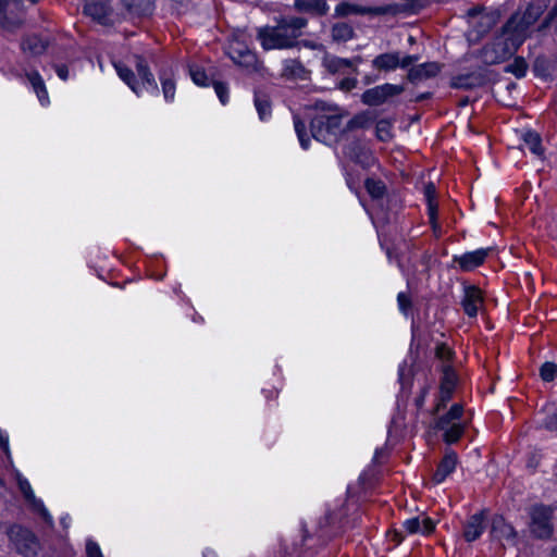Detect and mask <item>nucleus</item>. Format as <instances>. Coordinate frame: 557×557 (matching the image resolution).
<instances>
[{"mask_svg": "<svg viewBox=\"0 0 557 557\" xmlns=\"http://www.w3.org/2000/svg\"><path fill=\"white\" fill-rule=\"evenodd\" d=\"M307 25L308 20L302 16L282 17L274 26L259 27L257 39L264 50L292 49L297 46V40Z\"/></svg>", "mask_w": 557, "mask_h": 557, "instance_id": "obj_1", "label": "nucleus"}, {"mask_svg": "<svg viewBox=\"0 0 557 557\" xmlns=\"http://www.w3.org/2000/svg\"><path fill=\"white\" fill-rule=\"evenodd\" d=\"M523 38L513 32H504L481 50V58L485 64H498L509 59L521 46Z\"/></svg>", "mask_w": 557, "mask_h": 557, "instance_id": "obj_2", "label": "nucleus"}, {"mask_svg": "<svg viewBox=\"0 0 557 557\" xmlns=\"http://www.w3.org/2000/svg\"><path fill=\"white\" fill-rule=\"evenodd\" d=\"M342 113H319L310 122V132L314 139L329 146L337 144L345 135L342 127Z\"/></svg>", "mask_w": 557, "mask_h": 557, "instance_id": "obj_3", "label": "nucleus"}, {"mask_svg": "<svg viewBox=\"0 0 557 557\" xmlns=\"http://www.w3.org/2000/svg\"><path fill=\"white\" fill-rule=\"evenodd\" d=\"M8 536L20 555L24 557L37 556L40 544L35 533L20 524H14L9 528Z\"/></svg>", "mask_w": 557, "mask_h": 557, "instance_id": "obj_4", "label": "nucleus"}, {"mask_svg": "<svg viewBox=\"0 0 557 557\" xmlns=\"http://www.w3.org/2000/svg\"><path fill=\"white\" fill-rule=\"evenodd\" d=\"M530 532L541 540L549 539L553 534V509L545 505H534L529 510Z\"/></svg>", "mask_w": 557, "mask_h": 557, "instance_id": "obj_5", "label": "nucleus"}, {"mask_svg": "<svg viewBox=\"0 0 557 557\" xmlns=\"http://www.w3.org/2000/svg\"><path fill=\"white\" fill-rule=\"evenodd\" d=\"M403 85L383 84L373 88L367 89L362 96L361 101L370 107H377L386 102L389 98L404 92Z\"/></svg>", "mask_w": 557, "mask_h": 557, "instance_id": "obj_6", "label": "nucleus"}, {"mask_svg": "<svg viewBox=\"0 0 557 557\" xmlns=\"http://www.w3.org/2000/svg\"><path fill=\"white\" fill-rule=\"evenodd\" d=\"M541 14V7L528 5L522 16L513 14L504 25V32H513L524 39L527 29L536 22Z\"/></svg>", "mask_w": 557, "mask_h": 557, "instance_id": "obj_7", "label": "nucleus"}, {"mask_svg": "<svg viewBox=\"0 0 557 557\" xmlns=\"http://www.w3.org/2000/svg\"><path fill=\"white\" fill-rule=\"evenodd\" d=\"M396 9L394 5L367 7L349 2H341L335 8L337 16L354 15H386L394 14Z\"/></svg>", "mask_w": 557, "mask_h": 557, "instance_id": "obj_8", "label": "nucleus"}, {"mask_svg": "<svg viewBox=\"0 0 557 557\" xmlns=\"http://www.w3.org/2000/svg\"><path fill=\"white\" fill-rule=\"evenodd\" d=\"M228 57L234 63L244 67H253L257 63V55L244 42L235 39L227 48Z\"/></svg>", "mask_w": 557, "mask_h": 557, "instance_id": "obj_9", "label": "nucleus"}, {"mask_svg": "<svg viewBox=\"0 0 557 557\" xmlns=\"http://www.w3.org/2000/svg\"><path fill=\"white\" fill-rule=\"evenodd\" d=\"M22 7L21 0H0V27L8 32H15L23 25V17L18 13H12L8 16V8Z\"/></svg>", "mask_w": 557, "mask_h": 557, "instance_id": "obj_10", "label": "nucleus"}, {"mask_svg": "<svg viewBox=\"0 0 557 557\" xmlns=\"http://www.w3.org/2000/svg\"><path fill=\"white\" fill-rule=\"evenodd\" d=\"M110 0H85L84 13L101 25L110 23Z\"/></svg>", "mask_w": 557, "mask_h": 557, "instance_id": "obj_11", "label": "nucleus"}, {"mask_svg": "<svg viewBox=\"0 0 557 557\" xmlns=\"http://www.w3.org/2000/svg\"><path fill=\"white\" fill-rule=\"evenodd\" d=\"M486 84V75L482 71L460 74L450 81V87L455 89H474Z\"/></svg>", "mask_w": 557, "mask_h": 557, "instance_id": "obj_12", "label": "nucleus"}, {"mask_svg": "<svg viewBox=\"0 0 557 557\" xmlns=\"http://www.w3.org/2000/svg\"><path fill=\"white\" fill-rule=\"evenodd\" d=\"M491 535L497 541L505 540L511 545H515L517 542V532L515 528L507 523L502 516L493 517L491 524Z\"/></svg>", "mask_w": 557, "mask_h": 557, "instance_id": "obj_13", "label": "nucleus"}, {"mask_svg": "<svg viewBox=\"0 0 557 557\" xmlns=\"http://www.w3.org/2000/svg\"><path fill=\"white\" fill-rule=\"evenodd\" d=\"M491 250V248L478 249L461 256H455L454 262L457 263L462 271H472L483 264Z\"/></svg>", "mask_w": 557, "mask_h": 557, "instance_id": "obj_14", "label": "nucleus"}, {"mask_svg": "<svg viewBox=\"0 0 557 557\" xmlns=\"http://www.w3.org/2000/svg\"><path fill=\"white\" fill-rule=\"evenodd\" d=\"M344 153L355 163L362 165L363 168L369 166L372 162V156L370 151L362 145V143L355 138L344 148Z\"/></svg>", "mask_w": 557, "mask_h": 557, "instance_id": "obj_15", "label": "nucleus"}, {"mask_svg": "<svg viewBox=\"0 0 557 557\" xmlns=\"http://www.w3.org/2000/svg\"><path fill=\"white\" fill-rule=\"evenodd\" d=\"M294 10L311 17H321L329 12V4L325 0H295Z\"/></svg>", "mask_w": 557, "mask_h": 557, "instance_id": "obj_16", "label": "nucleus"}, {"mask_svg": "<svg viewBox=\"0 0 557 557\" xmlns=\"http://www.w3.org/2000/svg\"><path fill=\"white\" fill-rule=\"evenodd\" d=\"M442 69V64L437 62H426L412 66L407 74L409 82L416 84L432 77H435Z\"/></svg>", "mask_w": 557, "mask_h": 557, "instance_id": "obj_17", "label": "nucleus"}, {"mask_svg": "<svg viewBox=\"0 0 557 557\" xmlns=\"http://www.w3.org/2000/svg\"><path fill=\"white\" fill-rule=\"evenodd\" d=\"M483 304L481 290L476 286H466L465 295L461 300V306L465 312L474 318L478 314L479 308Z\"/></svg>", "mask_w": 557, "mask_h": 557, "instance_id": "obj_18", "label": "nucleus"}, {"mask_svg": "<svg viewBox=\"0 0 557 557\" xmlns=\"http://www.w3.org/2000/svg\"><path fill=\"white\" fill-rule=\"evenodd\" d=\"M123 9L133 17L150 16L154 10V0H120Z\"/></svg>", "mask_w": 557, "mask_h": 557, "instance_id": "obj_19", "label": "nucleus"}, {"mask_svg": "<svg viewBox=\"0 0 557 557\" xmlns=\"http://www.w3.org/2000/svg\"><path fill=\"white\" fill-rule=\"evenodd\" d=\"M483 511L474 513L469 518L463 528V536L467 542H473L481 536L485 529Z\"/></svg>", "mask_w": 557, "mask_h": 557, "instance_id": "obj_20", "label": "nucleus"}, {"mask_svg": "<svg viewBox=\"0 0 557 557\" xmlns=\"http://www.w3.org/2000/svg\"><path fill=\"white\" fill-rule=\"evenodd\" d=\"M457 460L458 458L455 451H447L433 474V481L437 484L442 483L455 470Z\"/></svg>", "mask_w": 557, "mask_h": 557, "instance_id": "obj_21", "label": "nucleus"}, {"mask_svg": "<svg viewBox=\"0 0 557 557\" xmlns=\"http://www.w3.org/2000/svg\"><path fill=\"white\" fill-rule=\"evenodd\" d=\"M136 70L138 76L141 79L143 90H151L152 92H158V85L154 79L153 74L150 72L149 66L146 60L143 57H136Z\"/></svg>", "mask_w": 557, "mask_h": 557, "instance_id": "obj_22", "label": "nucleus"}, {"mask_svg": "<svg viewBox=\"0 0 557 557\" xmlns=\"http://www.w3.org/2000/svg\"><path fill=\"white\" fill-rule=\"evenodd\" d=\"M400 64L399 52H386L376 55L372 60V66L381 72H391L396 70Z\"/></svg>", "mask_w": 557, "mask_h": 557, "instance_id": "obj_23", "label": "nucleus"}, {"mask_svg": "<svg viewBox=\"0 0 557 557\" xmlns=\"http://www.w3.org/2000/svg\"><path fill=\"white\" fill-rule=\"evenodd\" d=\"M49 46V40L38 35H29L23 38L21 48L30 55L42 54Z\"/></svg>", "mask_w": 557, "mask_h": 557, "instance_id": "obj_24", "label": "nucleus"}, {"mask_svg": "<svg viewBox=\"0 0 557 557\" xmlns=\"http://www.w3.org/2000/svg\"><path fill=\"white\" fill-rule=\"evenodd\" d=\"M405 530L410 533H421V534H430L433 532L435 524L434 522L428 518L423 517L422 520H420L419 517L410 518L404 522Z\"/></svg>", "mask_w": 557, "mask_h": 557, "instance_id": "obj_25", "label": "nucleus"}, {"mask_svg": "<svg viewBox=\"0 0 557 557\" xmlns=\"http://www.w3.org/2000/svg\"><path fill=\"white\" fill-rule=\"evenodd\" d=\"M120 78L137 95L143 94V87L137 83L135 73L125 64L117 63L114 65Z\"/></svg>", "mask_w": 557, "mask_h": 557, "instance_id": "obj_26", "label": "nucleus"}, {"mask_svg": "<svg viewBox=\"0 0 557 557\" xmlns=\"http://www.w3.org/2000/svg\"><path fill=\"white\" fill-rule=\"evenodd\" d=\"M375 119V115L371 111H362L351 117L344 126V132L347 134L357 128H367Z\"/></svg>", "mask_w": 557, "mask_h": 557, "instance_id": "obj_27", "label": "nucleus"}, {"mask_svg": "<svg viewBox=\"0 0 557 557\" xmlns=\"http://www.w3.org/2000/svg\"><path fill=\"white\" fill-rule=\"evenodd\" d=\"M26 77H27L29 84L32 85L34 91L36 92L39 101L42 103L45 101H47L48 100V91L46 89L44 79L41 78L39 73L36 71L28 72V73H26Z\"/></svg>", "mask_w": 557, "mask_h": 557, "instance_id": "obj_28", "label": "nucleus"}, {"mask_svg": "<svg viewBox=\"0 0 557 557\" xmlns=\"http://www.w3.org/2000/svg\"><path fill=\"white\" fill-rule=\"evenodd\" d=\"M524 146L535 156L543 154L542 139L536 132L528 131L522 135Z\"/></svg>", "mask_w": 557, "mask_h": 557, "instance_id": "obj_29", "label": "nucleus"}, {"mask_svg": "<svg viewBox=\"0 0 557 557\" xmlns=\"http://www.w3.org/2000/svg\"><path fill=\"white\" fill-rule=\"evenodd\" d=\"M364 187L372 199H382L386 193L384 182L379 178L368 177L364 181Z\"/></svg>", "mask_w": 557, "mask_h": 557, "instance_id": "obj_30", "label": "nucleus"}, {"mask_svg": "<svg viewBox=\"0 0 557 557\" xmlns=\"http://www.w3.org/2000/svg\"><path fill=\"white\" fill-rule=\"evenodd\" d=\"M354 36L352 27L347 23H336L332 27V38L335 41H347Z\"/></svg>", "mask_w": 557, "mask_h": 557, "instance_id": "obj_31", "label": "nucleus"}, {"mask_svg": "<svg viewBox=\"0 0 557 557\" xmlns=\"http://www.w3.org/2000/svg\"><path fill=\"white\" fill-rule=\"evenodd\" d=\"M255 106L261 120H264L271 114V103L268 95L256 91L255 92Z\"/></svg>", "mask_w": 557, "mask_h": 557, "instance_id": "obj_32", "label": "nucleus"}, {"mask_svg": "<svg viewBox=\"0 0 557 557\" xmlns=\"http://www.w3.org/2000/svg\"><path fill=\"white\" fill-rule=\"evenodd\" d=\"M325 66L330 73L335 74L343 71L346 67H352L354 61L338 57H331L325 59Z\"/></svg>", "mask_w": 557, "mask_h": 557, "instance_id": "obj_33", "label": "nucleus"}, {"mask_svg": "<svg viewBox=\"0 0 557 557\" xmlns=\"http://www.w3.org/2000/svg\"><path fill=\"white\" fill-rule=\"evenodd\" d=\"M527 70L528 64L522 57H516L512 63H509L504 67L506 73L513 74L517 78L524 77Z\"/></svg>", "mask_w": 557, "mask_h": 557, "instance_id": "obj_34", "label": "nucleus"}, {"mask_svg": "<svg viewBox=\"0 0 557 557\" xmlns=\"http://www.w3.org/2000/svg\"><path fill=\"white\" fill-rule=\"evenodd\" d=\"M444 441L448 444H453L459 441L465 432V425L457 422L453 423L451 426L444 429Z\"/></svg>", "mask_w": 557, "mask_h": 557, "instance_id": "obj_35", "label": "nucleus"}, {"mask_svg": "<svg viewBox=\"0 0 557 557\" xmlns=\"http://www.w3.org/2000/svg\"><path fill=\"white\" fill-rule=\"evenodd\" d=\"M375 134L379 140L389 141L393 138L392 122L386 119L380 120L375 126Z\"/></svg>", "mask_w": 557, "mask_h": 557, "instance_id": "obj_36", "label": "nucleus"}, {"mask_svg": "<svg viewBox=\"0 0 557 557\" xmlns=\"http://www.w3.org/2000/svg\"><path fill=\"white\" fill-rule=\"evenodd\" d=\"M456 374L450 366H443V377L441 381V389L454 391L456 386Z\"/></svg>", "mask_w": 557, "mask_h": 557, "instance_id": "obj_37", "label": "nucleus"}, {"mask_svg": "<svg viewBox=\"0 0 557 557\" xmlns=\"http://www.w3.org/2000/svg\"><path fill=\"white\" fill-rule=\"evenodd\" d=\"M294 126L301 147L308 149L310 139L306 135L305 123L298 116H294Z\"/></svg>", "mask_w": 557, "mask_h": 557, "instance_id": "obj_38", "label": "nucleus"}, {"mask_svg": "<svg viewBox=\"0 0 557 557\" xmlns=\"http://www.w3.org/2000/svg\"><path fill=\"white\" fill-rule=\"evenodd\" d=\"M540 375L543 381L550 382L557 377V364L554 362H545L540 369Z\"/></svg>", "mask_w": 557, "mask_h": 557, "instance_id": "obj_39", "label": "nucleus"}, {"mask_svg": "<svg viewBox=\"0 0 557 557\" xmlns=\"http://www.w3.org/2000/svg\"><path fill=\"white\" fill-rule=\"evenodd\" d=\"M162 91L164 99L166 101L173 100L175 95V83L172 78L165 77L164 75L160 76Z\"/></svg>", "mask_w": 557, "mask_h": 557, "instance_id": "obj_40", "label": "nucleus"}, {"mask_svg": "<svg viewBox=\"0 0 557 557\" xmlns=\"http://www.w3.org/2000/svg\"><path fill=\"white\" fill-rule=\"evenodd\" d=\"M191 79L199 86L208 85V77L206 72L200 67H190L189 70Z\"/></svg>", "mask_w": 557, "mask_h": 557, "instance_id": "obj_41", "label": "nucleus"}, {"mask_svg": "<svg viewBox=\"0 0 557 557\" xmlns=\"http://www.w3.org/2000/svg\"><path fill=\"white\" fill-rule=\"evenodd\" d=\"M397 302H398L399 310L404 314H407L408 311L412 307V302H411L409 295H407L406 293H403V292L397 295Z\"/></svg>", "mask_w": 557, "mask_h": 557, "instance_id": "obj_42", "label": "nucleus"}, {"mask_svg": "<svg viewBox=\"0 0 557 557\" xmlns=\"http://www.w3.org/2000/svg\"><path fill=\"white\" fill-rule=\"evenodd\" d=\"M214 90L220 99V101L225 104L227 102V87L224 83L213 82Z\"/></svg>", "mask_w": 557, "mask_h": 557, "instance_id": "obj_43", "label": "nucleus"}, {"mask_svg": "<svg viewBox=\"0 0 557 557\" xmlns=\"http://www.w3.org/2000/svg\"><path fill=\"white\" fill-rule=\"evenodd\" d=\"M533 70L535 74L545 76L548 73L547 61L544 58H536Z\"/></svg>", "mask_w": 557, "mask_h": 557, "instance_id": "obj_44", "label": "nucleus"}, {"mask_svg": "<svg viewBox=\"0 0 557 557\" xmlns=\"http://www.w3.org/2000/svg\"><path fill=\"white\" fill-rule=\"evenodd\" d=\"M435 355L438 359L445 361L451 358L453 351L446 345L441 344L436 346Z\"/></svg>", "mask_w": 557, "mask_h": 557, "instance_id": "obj_45", "label": "nucleus"}, {"mask_svg": "<svg viewBox=\"0 0 557 557\" xmlns=\"http://www.w3.org/2000/svg\"><path fill=\"white\" fill-rule=\"evenodd\" d=\"M86 554L88 557H103L99 545L94 541H88L86 544Z\"/></svg>", "mask_w": 557, "mask_h": 557, "instance_id": "obj_46", "label": "nucleus"}, {"mask_svg": "<svg viewBox=\"0 0 557 557\" xmlns=\"http://www.w3.org/2000/svg\"><path fill=\"white\" fill-rule=\"evenodd\" d=\"M543 425L548 431L557 432V411L548 414L545 418Z\"/></svg>", "mask_w": 557, "mask_h": 557, "instance_id": "obj_47", "label": "nucleus"}, {"mask_svg": "<svg viewBox=\"0 0 557 557\" xmlns=\"http://www.w3.org/2000/svg\"><path fill=\"white\" fill-rule=\"evenodd\" d=\"M315 108L321 111V113L325 114H332V113H339V109L336 106L329 104L326 102L320 101L317 102Z\"/></svg>", "mask_w": 557, "mask_h": 557, "instance_id": "obj_48", "label": "nucleus"}, {"mask_svg": "<svg viewBox=\"0 0 557 557\" xmlns=\"http://www.w3.org/2000/svg\"><path fill=\"white\" fill-rule=\"evenodd\" d=\"M556 17H557V0H556V3L554 4V7L548 12V14L546 15V17L544 18V21L542 22L540 29L547 28L550 25V23L553 22V20Z\"/></svg>", "mask_w": 557, "mask_h": 557, "instance_id": "obj_49", "label": "nucleus"}, {"mask_svg": "<svg viewBox=\"0 0 557 557\" xmlns=\"http://www.w3.org/2000/svg\"><path fill=\"white\" fill-rule=\"evenodd\" d=\"M453 423H456L447 413L440 417L435 423V428L440 431L451 426Z\"/></svg>", "mask_w": 557, "mask_h": 557, "instance_id": "obj_50", "label": "nucleus"}, {"mask_svg": "<svg viewBox=\"0 0 557 557\" xmlns=\"http://www.w3.org/2000/svg\"><path fill=\"white\" fill-rule=\"evenodd\" d=\"M463 409L462 406L459 404H455L451 406L447 414L456 422L459 420L462 416Z\"/></svg>", "mask_w": 557, "mask_h": 557, "instance_id": "obj_51", "label": "nucleus"}, {"mask_svg": "<svg viewBox=\"0 0 557 557\" xmlns=\"http://www.w3.org/2000/svg\"><path fill=\"white\" fill-rule=\"evenodd\" d=\"M428 211H429L430 222L435 226L436 216H437L436 201H428Z\"/></svg>", "mask_w": 557, "mask_h": 557, "instance_id": "obj_52", "label": "nucleus"}, {"mask_svg": "<svg viewBox=\"0 0 557 557\" xmlns=\"http://www.w3.org/2000/svg\"><path fill=\"white\" fill-rule=\"evenodd\" d=\"M357 86V79L356 78H344L341 83H339V88L342 90H346V91H349L351 89H354L355 87Z\"/></svg>", "mask_w": 557, "mask_h": 557, "instance_id": "obj_53", "label": "nucleus"}, {"mask_svg": "<svg viewBox=\"0 0 557 557\" xmlns=\"http://www.w3.org/2000/svg\"><path fill=\"white\" fill-rule=\"evenodd\" d=\"M20 488L26 499H30L34 497L32 487L26 480L20 481Z\"/></svg>", "mask_w": 557, "mask_h": 557, "instance_id": "obj_54", "label": "nucleus"}, {"mask_svg": "<svg viewBox=\"0 0 557 557\" xmlns=\"http://www.w3.org/2000/svg\"><path fill=\"white\" fill-rule=\"evenodd\" d=\"M435 186L433 183H428L424 186V196L426 198V201H435Z\"/></svg>", "mask_w": 557, "mask_h": 557, "instance_id": "obj_55", "label": "nucleus"}, {"mask_svg": "<svg viewBox=\"0 0 557 557\" xmlns=\"http://www.w3.org/2000/svg\"><path fill=\"white\" fill-rule=\"evenodd\" d=\"M418 59H419L418 55H405V57L400 55V64L398 67L406 69V67L410 66L411 64H413L414 62H417Z\"/></svg>", "mask_w": 557, "mask_h": 557, "instance_id": "obj_56", "label": "nucleus"}, {"mask_svg": "<svg viewBox=\"0 0 557 557\" xmlns=\"http://www.w3.org/2000/svg\"><path fill=\"white\" fill-rule=\"evenodd\" d=\"M290 63H292L290 66L287 65L285 67V71H289L290 74L297 75L299 72L304 71V67L300 62L293 60V61H290Z\"/></svg>", "mask_w": 557, "mask_h": 557, "instance_id": "obj_57", "label": "nucleus"}, {"mask_svg": "<svg viewBox=\"0 0 557 557\" xmlns=\"http://www.w3.org/2000/svg\"><path fill=\"white\" fill-rule=\"evenodd\" d=\"M428 393H429V386H424L421 389L420 395L416 398V406L418 408H422L423 407Z\"/></svg>", "mask_w": 557, "mask_h": 557, "instance_id": "obj_58", "label": "nucleus"}, {"mask_svg": "<svg viewBox=\"0 0 557 557\" xmlns=\"http://www.w3.org/2000/svg\"><path fill=\"white\" fill-rule=\"evenodd\" d=\"M55 72L62 81H66L69 77V70L66 65H55Z\"/></svg>", "mask_w": 557, "mask_h": 557, "instance_id": "obj_59", "label": "nucleus"}, {"mask_svg": "<svg viewBox=\"0 0 557 557\" xmlns=\"http://www.w3.org/2000/svg\"><path fill=\"white\" fill-rule=\"evenodd\" d=\"M453 392L454 391H447V389H441L440 391V398L442 401H449L450 398H451V395H453Z\"/></svg>", "mask_w": 557, "mask_h": 557, "instance_id": "obj_60", "label": "nucleus"}, {"mask_svg": "<svg viewBox=\"0 0 557 557\" xmlns=\"http://www.w3.org/2000/svg\"><path fill=\"white\" fill-rule=\"evenodd\" d=\"M432 97V92H423V94H420L416 97L414 101L416 102H421V101H424L426 99H430Z\"/></svg>", "mask_w": 557, "mask_h": 557, "instance_id": "obj_61", "label": "nucleus"}, {"mask_svg": "<svg viewBox=\"0 0 557 557\" xmlns=\"http://www.w3.org/2000/svg\"><path fill=\"white\" fill-rule=\"evenodd\" d=\"M0 446L4 451H8L9 449V442L8 438L4 437L2 434H0Z\"/></svg>", "mask_w": 557, "mask_h": 557, "instance_id": "obj_62", "label": "nucleus"}, {"mask_svg": "<svg viewBox=\"0 0 557 557\" xmlns=\"http://www.w3.org/2000/svg\"><path fill=\"white\" fill-rule=\"evenodd\" d=\"M12 13H18L21 15H23V12H22V7H18V9H16L15 7H9L8 8V16H12ZM24 18V16H22Z\"/></svg>", "mask_w": 557, "mask_h": 557, "instance_id": "obj_63", "label": "nucleus"}, {"mask_svg": "<svg viewBox=\"0 0 557 557\" xmlns=\"http://www.w3.org/2000/svg\"><path fill=\"white\" fill-rule=\"evenodd\" d=\"M349 60H350V61H354V66H352V69H354V72H356V73H357V72H358V70H357L356 65L362 62V58H361L360 55H357V57H355V58H352V59H349Z\"/></svg>", "mask_w": 557, "mask_h": 557, "instance_id": "obj_64", "label": "nucleus"}]
</instances>
